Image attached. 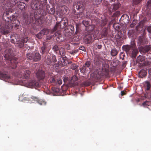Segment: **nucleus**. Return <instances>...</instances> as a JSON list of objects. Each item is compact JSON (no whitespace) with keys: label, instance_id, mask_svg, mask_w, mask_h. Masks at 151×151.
<instances>
[{"label":"nucleus","instance_id":"nucleus-1","mask_svg":"<svg viewBox=\"0 0 151 151\" xmlns=\"http://www.w3.org/2000/svg\"><path fill=\"white\" fill-rule=\"evenodd\" d=\"M47 2V0H32L31 4V8L33 9L30 12L29 19L27 14L24 13L23 14L25 23L27 24L31 23L35 24L37 22L39 24L42 23L40 19L42 16L41 13L44 5Z\"/></svg>","mask_w":151,"mask_h":151},{"label":"nucleus","instance_id":"nucleus-2","mask_svg":"<svg viewBox=\"0 0 151 151\" xmlns=\"http://www.w3.org/2000/svg\"><path fill=\"white\" fill-rule=\"evenodd\" d=\"M14 55L13 50L12 49H6L5 51L4 57L10 63L9 64L10 66L13 69L17 67L18 63L17 59L14 57Z\"/></svg>","mask_w":151,"mask_h":151},{"label":"nucleus","instance_id":"nucleus-3","mask_svg":"<svg viewBox=\"0 0 151 151\" xmlns=\"http://www.w3.org/2000/svg\"><path fill=\"white\" fill-rule=\"evenodd\" d=\"M135 47L134 42L133 41L131 42V45H124L122 47V49L127 54L131 55L133 58H135L138 53V51L136 48Z\"/></svg>","mask_w":151,"mask_h":151},{"label":"nucleus","instance_id":"nucleus-4","mask_svg":"<svg viewBox=\"0 0 151 151\" xmlns=\"http://www.w3.org/2000/svg\"><path fill=\"white\" fill-rule=\"evenodd\" d=\"M9 14V12L6 11L3 14L4 17H6V20L5 19V21L7 23H9L10 24H13L12 25V27H14L16 29H18L19 28L20 22L18 20L16 19L14 16H12V17H8Z\"/></svg>","mask_w":151,"mask_h":151},{"label":"nucleus","instance_id":"nucleus-5","mask_svg":"<svg viewBox=\"0 0 151 151\" xmlns=\"http://www.w3.org/2000/svg\"><path fill=\"white\" fill-rule=\"evenodd\" d=\"M68 19L66 18H64L61 21L56 23V25L51 30V33H53L57 30H59L65 27L66 28V27L68 26Z\"/></svg>","mask_w":151,"mask_h":151},{"label":"nucleus","instance_id":"nucleus-6","mask_svg":"<svg viewBox=\"0 0 151 151\" xmlns=\"http://www.w3.org/2000/svg\"><path fill=\"white\" fill-rule=\"evenodd\" d=\"M30 73V71L27 70H19L18 72L14 73V74L15 76H17L18 78L24 79L29 78Z\"/></svg>","mask_w":151,"mask_h":151},{"label":"nucleus","instance_id":"nucleus-7","mask_svg":"<svg viewBox=\"0 0 151 151\" xmlns=\"http://www.w3.org/2000/svg\"><path fill=\"white\" fill-rule=\"evenodd\" d=\"M0 32L3 35H6L9 33L11 31L10 29L12 28V24L6 22L4 26L2 25V23L0 21Z\"/></svg>","mask_w":151,"mask_h":151},{"label":"nucleus","instance_id":"nucleus-8","mask_svg":"<svg viewBox=\"0 0 151 151\" xmlns=\"http://www.w3.org/2000/svg\"><path fill=\"white\" fill-rule=\"evenodd\" d=\"M74 32V27L72 25H68L66 27L64 30V34L66 37H69L71 36Z\"/></svg>","mask_w":151,"mask_h":151},{"label":"nucleus","instance_id":"nucleus-9","mask_svg":"<svg viewBox=\"0 0 151 151\" xmlns=\"http://www.w3.org/2000/svg\"><path fill=\"white\" fill-rule=\"evenodd\" d=\"M85 4L82 1L75 2L73 4V9L75 10L76 9L78 10L83 11L85 9Z\"/></svg>","mask_w":151,"mask_h":151},{"label":"nucleus","instance_id":"nucleus-10","mask_svg":"<svg viewBox=\"0 0 151 151\" xmlns=\"http://www.w3.org/2000/svg\"><path fill=\"white\" fill-rule=\"evenodd\" d=\"M36 74L37 78L39 80H44L45 76V72L42 70H38Z\"/></svg>","mask_w":151,"mask_h":151},{"label":"nucleus","instance_id":"nucleus-11","mask_svg":"<svg viewBox=\"0 0 151 151\" xmlns=\"http://www.w3.org/2000/svg\"><path fill=\"white\" fill-rule=\"evenodd\" d=\"M119 4H113L111 5H109L108 6V10L109 13V14H111L112 12L117 10L119 9Z\"/></svg>","mask_w":151,"mask_h":151},{"label":"nucleus","instance_id":"nucleus-12","mask_svg":"<svg viewBox=\"0 0 151 151\" xmlns=\"http://www.w3.org/2000/svg\"><path fill=\"white\" fill-rule=\"evenodd\" d=\"M30 88L39 86L40 85L39 82L35 80H32L28 81L27 83Z\"/></svg>","mask_w":151,"mask_h":151},{"label":"nucleus","instance_id":"nucleus-13","mask_svg":"<svg viewBox=\"0 0 151 151\" xmlns=\"http://www.w3.org/2000/svg\"><path fill=\"white\" fill-rule=\"evenodd\" d=\"M83 40L86 44L90 43L93 40V35L91 34L86 35L84 37Z\"/></svg>","mask_w":151,"mask_h":151},{"label":"nucleus","instance_id":"nucleus-14","mask_svg":"<svg viewBox=\"0 0 151 151\" xmlns=\"http://www.w3.org/2000/svg\"><path fill=\"white\" fill-rule=\"evenodd\" d=\"M48 43L45 42L43 43L42 46L40 48V52L42 55H43L45 53L48 52L47 50Z\"/></svg>","mask_w":151,"mask_h":151},{"label":"nucleus","instance_id":"nucleus-15","mask_svg":"<svg viewBox=\"0 0 151 151\" xmlns=\"http://www.w3.org/2000/svg\"><path fill=\"white\" fill-rule=\"evenodd\" d=\"M120 20L122 21L124 24H127L129 21V16L126 14L123 15Z\"/></svg>","mask_w":151,"mask_h":151},{"label":"nucleus","instance_id":"nucleus-16","mask_svg":"<svg viewBox=\"0 0 151 151\" xmlns=\"http://www.w3.org/2000/svg\"><path fill=\"white\" fill-rule=\"evenodd\" d=\"M53 36L57 37L56 40L59 42H61L63 40L61 32L60 31H58L55 32Z\"/></svg>","mask_w":151,"mask_h":151},{"label":"nucleus","instance_id":"nucleus-17","mask_svg":"<svg viewBox=\"0 0 151 151\" xmlns=\"http://www.w3.org/2000/svg\"><path fill=\"white\" fill-rule=\"evenodd\" d=\"M151 49L150 45H146L144 47H140L139 51L141 53H145L148 52Z\"/></svg>","mask_w":151,"mask_h":151},{"label":"nucleus","instance_id":"nucleus-18","mask_svg":"<svg viewBox=\"0 0 151 151\" xmlns=\"http://www.w3.org/2000/svg\"><path fill=\"white\" fill-rule=\"evenodd\" d=\"M60 61H59V63L61 65V66H66L67 65L70 64L72 63L71 61L68 62V61L64 58L63 57Z\"/></svg>","mask_w":151,"mask_h":151},{"label":"nucleus","instance_id":"nucleus-19","mask_svg":"<svg viewBox=\"0 0 151 151\" xmlns=\"http://www.w3.org/2000/svg\"><path fill=\"white\" fill-rule=\"evenodd\" d=\"M68 9V7L66 6H61L60 7V13L63 15L66 14Z\"/></svg>","mask_w":151,"mask_h":151},{"label":"nucleus","instance_id":"nucleus-20","mask_svg":"<svg viewBox=\"0 0 151 151\" xmlns=\"http://www.w3.org/2000/svg\"><path fill=\"white\" fill-rule=\"evenodd\" d=\"M33 60L35 62L40 61L41 59V55L38 52H35L33 56Z\"/></svg>","mask_w":151,"mask_h":151},{"label":"nucleus","instance_id":"nucleus-21","mask_svg":"<svg viewBox=\"0 0 151 151\" xmlns=\"http://www.w3.org/2000/svg\"><path fill=\"white\" fill-rule=\"evenodd\" d=\"M31 98L36 101L37 103L40 105H45L46 104V102L45 101L38 99L37 97L32 96Z\"/></svg>","mask_w":151,"mask_h":151},{"label":"nucleus","instance_id":"nucleus-22","mask_svg":"<svg viewBox=\"0 0 151 151\" xmlns=\"http://www.w3.org/2000/svg\"><path fill=\"white\" fill-rule=\"evenodd\" d=\"M101 34L102 37H108V29L106 27L103 29L101 31Z\"/></svg>","mask_w":151,"mask_h":151},{"label":"nucleus","instance_id":"nucleus-23","mask_svg":"<svg viewBox=\"0 0 151 151\" xmlns=\"http://www.w3.org/2000/svg\"><path fill=\"white\" fill-rule=\"evenodd\" d=\"M138 43L140 47V45H143L146 44V42L142 36H140L139 37Z\"/></svg>","mask_w":151,"mask_h":151},{"label":"nucleus","instance_id":"nucleus-24","mask_svg":"<svg viewBox=\"0 0 151 151\" xmlns=\"http://www.w3.org/2000/svg\"><path fill=\"white\" fill-rule=\"evenodd\" d=\"M147 73L146 70L142 69L141 70L138 74V76L139 78H142L145 77L147 74Z\"/></svg>","mask_w":151,"mask_h":151},{"label":"nucleus","instance_id":"nucleus-25","mask_svg":"<svg viewBox=\"0 0 151 151\" xmlns=\"http://www.w3.org/2000/svg\"><path fill=\"white\" fill-rule=\"evenodd\" d=\"M57 78L54 77H51L49 79L48 81L53 85L56 86L57 85Z\"/></svg>","mask_w":151,"mask_h":151},{"label":"nucleus","instance_id":"nucleus-26","mask_svg":"<svg viewBox=\"0 0 151 151\" xmlns=\"http://www.w3.org/2000/svg\"><path fill=\"white\" fill-rule=\"evenodd\" d=\"M77 17L78 18H85L84 13L83 11H79V12H78L76 15Z\"/></svg>","mask_w":151,"mask_h":151},{"label":"nucleus","instance_id":"nucleus-27","mask_svg":"<svg viewBox=\"0 0 151 151\" xmlns=\"http://www.w3.org/2000/svg\"><path fill=\"white\" fill-rule=\"evenodd\" d=\"M25 5H26L25 4L22 2H19V3H18L17 4L18 8L22 10L25 9Z\"/></svg>","mask_w":151,"mask_h":151},{"label":"nucleus","instance_id":"nucleus-28","mask_svg":"<svg viewBox=\"0 0 151 151\" xmlns=\"http://www.w3.org/2000/svg\"><path fill=\"white\" fill-rule=\"evenodd\" d=\"M145 60V57L143 56L139 55L137 58V62L140 63V62H143Z\"/></svg>","mask_w":151,"mask_h":151},{"label":"nucleus","instance_id":"nucleus-29","mask_svg":"<svg viewBox=\"0 0 151 151\" xmlns=\"http://www.w3.org/2000/svg\"><path fill=\"white\" fill-rule=\"evenodd\" d=\"M118 52L116 48H113L111 50V55L113 56H114L117 55Z\"/></svg>","mask_w":151,"mask_h":151},{"label":"nucleus","instance_id":"nucleus-30","mask_svg":"<svg viewBox=\"0 0 151 151\" xmlns=\"http://www.w3.org/2000/svg\"><path fill=\"white\" fill-rule=\"evenodd\" d=\"M88 69H90V68H87L83 65L82 67L80 68V70L81 73H84L87 72L88 71Z\"/></svg>","mask_w":151,"mask_h":151},{"label":"nucleus","instance_id":"nucleus-31","mask_svg":"<svg viewBox=\"0 0 151 151\" xmlns=\"http://www.w3.org/2000/svg\"><path fill=\"white\" fill-rule=\"evenodd\" d=\"M49 5H47V12H48L49 13L51 14H54L55 13V9L54 7H52L50 9V10H49L48 9V6H49Z\"/></svg>","mask_w":151,"mask_h":151},{"label":"nucleus","instance_id":"nucleus-32","mask_svg":"<svg viewBox=\"0 0 151 151\" xmlns=\"http://www.w3.org/2000/svg\"><path fill=\"white\" fill-rule=\"evenodd\" d=\"M46 63L47 65H50L52 63L51 55L47 56L46 60Z\"/></svg>","mask_w":151,"mask_h":151},{"label":"nucleus","instance_id":"nucleus-33","mask_svg":"<svg viewBox=\"0 0 151 151\" xmlns=\"http://www.w3.org/2000/svg\"><path fill=\"white\" fill-rule=\"evenodd\" d=\"M122 32L118 31L117 34L115 35V38L116 39H119L122 37Z\"/></svg>","mask_w":151,"mask_h":151},{"label":"nucleus","instance_id":"nucleus-34","mask_svg":"<svg viewBox=\"0 0 151 151\" xmlns=\"http://www.w3.org/2000/svg\"><path fill=\"white\" fill-rule=\"evenodd\" d=\"M146 21V19L144 18L143 19V20H141L139 24V25L137 26L136 27V29L137 30H138V27H139L142 26L143 25L144 23Z\"/></svg>","mask_w":151,"mask_h":151},{"label":"nucleus","instance_id":"nucleus-35","mask_svg":"<svg viewBox=\"0 0 151 151\" xmlns=\"http://www.w3.org/2000/svg\"><path fill=\"white\" fill-rule=\"evenodd\" d=\"M41 33H42L43 35H45L48 34L49 32V29L47 28H44L42 29L41 31Z\"/></svg>","mask_w":151,"mask_h":151},{"label":"nucleus","instance_id":"nucleus-36","mask_svg":"<svg viewBox=\"0 0 151 151\" xmlns=\"http://www.w3.org/2000/svg\"><path fill=\"white\" fill-rule=\"evenodd\" d=\"M59 53L61 56H63L65 55V50L62 47H61L60 49Z\"/></svg>","mask_w":151,"mask_h":151},{"label":"nucleus","instance_id":"nucleus-37","mask_svg":"<svg viewBox=\"0 0 151 151\" xmlns=\"http://www.w3.org/2000/svg\"><path fill=\"white\" fill-rule=\"evenodd\" d=\"M51 89L53 92L55 93H59L60 90V89L59 88L55 87H52Z\"/></svg>","mask_w":151,"mask_h":151},{"label":"nucleus","instance_id":"nucleus-38","mask_svg":"<svg viewBox=\"0 0 151 151\" xmlns=\"http://www.w3.org/2000/svg\"><path fill=\"white\" fill-rule=\"evenodd\" d=\"M92 3L94 5H97L101 3L102 0H91Z\"/></svg>","mask_w":151,"mask_h":151},{"label":"nucleus","instance_id":"nucleus-39","mask_svg":"<svg viewBox=\"0 0 151 151\" xmlns=\"http://www.w3.org/2000/svg\"><path fill=\"white\" fill-rule=\"evenodd\" d=\"M94 28V26L91 25H89L87 28H86V30L88 32L91 31Z\"/></svg>","mask_w":151,"mask_h":151},{"label":"nucleus","instance_id":"nucleus-40","mask_svg":"<svg viewBox=\"0 0 151 151\" xmlns=\"http://www.w3.org/2000/svg\"><path fill=\"white\" fill-rule=\"evenodd\" d=\"M82 23L83 25L86 27V28L88 27L89 25V22L86 20H83L82 22Z\"/></svg>","mask_w":151,"mask_h":151},{"label":"nucleus","instance_id":"nucleus-41","mask_svg":"<svg viewBox=\"0 0 151 151\" xmlns=\"http://www.w3.org/2000/svg\"><path fill=\"white\" fill-rule=\"evenodd\" d=\"M113 27L116 30H118L119 29L120 26L119 24L115 23L114 24Z\"/></svg>","mask_w":151,"mask_h":151},{"label":"nucleus","instance_id":"nucleus-42","mask_svg":"<svg viewBox=\"0 0 151 151\" xmlns=\"http://www.w3.org/2000/svg\"><path fill=\"white\" fill-rule=\"evenodd\" d=\"M78 79V78L75 76H73L71 79V83H73L74 82L77 81Z\"/></svg>","mask_w":151,"mask_h":151},{"label":"nucleus","instance_id":"nucleus-43","mask_svg":"<svg viewBox=\"0 0 151 151\" xmlns=\"http://www.w3.org/2000/svg\"><path fill=\"white\" fill-rule=\"evenodd\" d=\"M91 63L90 61H87L85 63V64L84 65H84V66H86V67L87 68H90L89 67L91 65Z\"/></svg>","mask_w":151,"mask_h":151},{"label":"nucleus","instance_id":"nucleus-44","mask_svg":"<svg viewBox=\"0 0 151 151\" xmlns=\"http://www.w3.org/2000/svg\"><path fill=\"white\" fill-rule=\"evenodd\" d=\"M43 35V34L40 31L39 33L36 35V36L39 39H41Z\"/></svg>","mask_w":151,"mask_h":151},{"label":"nucleus","instance_id":"nucleus-45","mask_svg":"<svg viewBox=\"0 0 151 151\" xmlns=\"http://www.w3.org/2000/svg\"><path fill=\"white\" fill-rule=\"evenodd\" d=\"M27 58L29 60L33 59V56L32 55L31 53H28L26 55Z\"/></svg>","mask_w":151,"mask_h":151},{"label":"nucleus","instance_id":"nucleus-46","mask_svg":"<svg viewBox=\"0 0 151 151\" xmlns=\"http://www.w3.org/2000/svg\"><path fill=\"white\" fill-rule=\"evenodd\" d=\"M147 31L149 33V37L151 39V25L147 27Z\"/></svg>","mask_w":151,"mask_h":151},{"label":"nucleus","instance_id":"nucleus-47","mask_svg":"<svg viewBox=\"0 0 151 151\" xmlns=\"http://www.w3.org/2000/svg\"><path fill=\"white\" fill-rule=\"evenodd\" d=\"M146 86H147V87H146V90L147 91H148L150 90V87H151L150 84V83L148 81H146Z\"/></svg>","mask_w":151,"mask_h":151},{"label":"nucleus","instance_id":"nucleus-48","mask_svg":"<svg viewBox=\"0 0 151 151\" xmlns=\"http://www.w3.org/2000/svg\"><path fill=\"white\" fill-rule=\"evenodd\" d=\"M60 49L58 45H55L52 47V49L54 51H56L60 50Z\"/></svg>","mask_w":151,"mask_h":151},{"label":"nucleus","instance_id":"nucleus-49","mask_svg":"<svg viewBox=\"0 0 151 151\" xmlns=\"http://www.w3.org/2000/svg\"><path fill=\"white\" fill-rule=\"evenodd\" d=\"M137 22V21L135 20H133L131 24L130 25V27L131 28H133L135 26Z\"/></svg>","mask_w":151,"mask_h":151},{"label":"nucleus","instance_id":"nucleus-50","mask_svg":"<svg viewBox=\"0 0 151 151\" xmlns=\"http://www.w3.org/2000/svg\"><path fill=\"white\" fill-rule=\"evenodd\" d=\"M83 85L85 86H89L91 84V83L88 81H85L83 83Z\"/></svg>","mask_w":151,"mask_h":151},{"label":"nucleus","instance_id":"nucleus-51","mask_svg":"<svg viewBox=\"0 0 151 151\" xmlns=\"http://www.w3.org/2000/svg\"><path fill=\"white\" fill-rule=\"evenodd\" d=\"M51 59L52 60V62H53V63H55L57 61L56 57L54 55H51Z\"/></svg>","mask_w":151,"mask_h":151},{"label":"nucleus","instance_id":"nucleus-52","mask_svg":"<svg viewBox=\"0 0 151 151\" xmlns=\"http://www.w3.org/2000/svg\"><path fill=\"white\" fill-rule=\"evenodd\" d=\"M57 85H61L62 83V80L61 79H57Z\"/></svg>","mask_w":151,"mask_h":151},{"label":"nucleus","instance_id":"nucleus-53","mask_svg":"<svg viewBox=\"0 0 151 151\" xmlns=\"http://www.w3.org/2000/svg\"><path fill=\"white\" fill-rule=\"evenodd\" d=\"M107 21L106 20H103L101 24V27H104L107 24Z\"/></svg>","mask_w":151,"mask_h":151},{"label":"nucleus","instance_id":"nucleus-54","mask_svg":"<svg viewBox=\"0 0 151 151\" xmlns=\"http://www.w3.org/2000/svg\"><path fill=\"white\" fill-rule=\"evenodd\" d=\"M77 68L78 66L75 64H73L71 66V68L73 70L76 69Z\"/></svg>","mask_w":151,"mask_h":151},{"label":"nucleus","instance_id":"nucleus-55","mask_svg":"<svg viewBox=\"0 0 151 151\" xmlns=\"http://www.w3.org/2000/svg\"><path fill=\"white\" fill-rule=\"evenodd\" d=\"M120 12L119 11H117L113 14V16L115 17H117L120 15Z\"/></svg>","mask_w":151,"mask_h":151},{"label":"nucleus","instance_id":"nucleus-56","mask_svg":"<svg viewBox=\"0 0 151 151\" xmlns=\"http://www.w3.org/2000/svg\"><path fill=\"white\" fill-rule=\"evenodd\" d=\"M0 3L3 4V5H6V4H8V2L7 0H0Z\"/></svg>","mask_w":151,"mask_h":151},{"label":"nucleus","instance_id":"nucleus-57","mask_svg":"<svg viewBox=\"0 0 151 151\" xmlns=\"http://www.w3.org/2000/svg\"><path fill=\"white\" fill-rule=\"evenodd\" d=\"M79 50H82V51H83L84 52H85L86 51V49L83 46H81V47H79Z\"/></svg>","mask_w":151,"mask_h":151},{"label":"nucleus","instance_id":"nucleus-58","mask_svg":"<svg viewBox=\"0 0 151 151\" xmlns=\"http://www.w3.org/2000/svg\"><path fill=\"white\" fill-rule=\"evenodd\" d=\"M147 6L148 8L151 6V1L149 0L147 2Z\"/></svg>","mask_w":151,"mask_h":151},{"label":"nucleus","instance_id":"nucleus-59","mask_svg":"<svg viewBox=\"0 0 151 151\" xmlns=\"http://www.w3.org/2000/svg\"><path fill=\"white\" fill-rule=\"evenodd\" d=\"M28 40V37H26L23 40V43H26Z\"/></svg>","mask_w":151,"mask_h":151},{"label":"nucleus","instance_id":"nucleus-60","mask_svg":"<svg viewBox=\"0 0 151 151\" xmlns=\"http://www.w3.org/2000/svg\"><path fill=\"white\" fill-rule=\"evenodd\" d=\"M78 50H73L71 53L72 54H74L78 52Z\"/></svg>","mask_w":151,"mask_h":151},{"label":"nucleus","instance_id":"nucleus-61","mask_svg":"<svg viewBox=\"0 0 151 151\" xmlns=\"http://www.w3.org/2000/svg\"><path fill=\"white\" fill-rule=\"evenodd\" d=\"M96 46L97 47V48L99 49H101L102 47V45H97Z\"/></svg>","mask_w":151,"mask_h":151},{"label":"nucleus","instance_id":"nucleus-62","mask_svg":"<svg viewBox=\"0 0 151 151\" xmlns=\"http://www.w3.org/2000/svg\"><path fill=\"white\" fill-rule=\"evenodd\" d=\"M121 95L122 96H123V95H125L126 94V93H125V92H124V91H122L121 92Z\"/></svg>","mask_w":151,"mask_h":151},{"label":"nucleus","instance_id":"nucleus-63","mask_svg":"<svg viewBox=\"0 0 151 151\" xmlns=\"http://www.w3.org/2000/svg\"><path fill=\"white\" fill-rule=\"evenodd\" d=\"M52 38V37L49 36H47L46 37V39L48 40H50Z\"/></svg>","mask_w":151,"mask_h":151},{"label":"nucleus","instance_id":"nucleus-64","mask_svg":"<svg viewBox=\"0 0 151 151\" xmlns=\"http://www.w3.org/2000/svg\"><path fill=\"white\" fill-rule=\"evenodd\" d=\"M136 1V4H138L140 1H141L142 0H135Z\"/></svg>","mask_w":151,"mask_h":151}]
</instances>
